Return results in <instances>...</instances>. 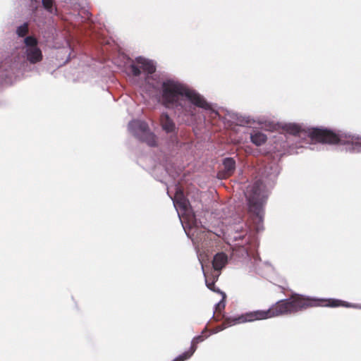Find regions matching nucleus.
Masks as SVG:
<instances>
[{
    "label": "nucleus",
    "instance_id": "nucleus-1",
    "mask_svg": "<svg viewBox=\"0 0 361 361\" xmlns=\"http://www.w3.org/2000/svg\"><path fill=\"white\" fill-rule=\"evenodd\" d=\"M158 92L160 103L165 108L173 110L178 116H194L197 108L218 114L212 103L178 79H164L161 82Z\"/></svg>",
    "mask_w": 361,
    "mask_h": 361
},
{
    "label": "nucleus",
    "instance_id": "nucleus-2",
    "mask_svg": "<svg viewBox=\"0 0 361 361\" xmlns=\"http://www.w3.org/2000/svg\"><path fill=\"white\" fill-rule=\"evenodd\" d=\"M280 170L277 163L271 162L267 164L262 169L259 178L249 185L245 192L250 219L253 228L257 233L264 229V207L270 190L276 183Z\"/></svg>",
    "mask_w": 361,
    "mask_h": 361
},
{
    "label": "nucleus",
    "instance_id": "nucleus-3",
    "mask_svg": "<svg viewBox=\"0 0 361 361\" xmlns=\"http://www.w3.org/2000/svg\"><path fill=\"white\" fill-rule=\"evenodd\" d=\"M23 54H13L0 63V82L12 84L26 71L30 70V64H35L42 60V51L38 39L34 35L23 39Z\"/></svg>",
    "mask_w": 361,
    "mask_h": 361
},
{
    "label": "nucleus",
    "instance_id": "nucleus-4",
    "mask_svg": "<svg viewBox=\"0 0 361 361\" xmlns=\"http://www.w3.org/2000/svg\"><path fill=\"white\" fill-rule=\"evenodd\" d=\"M325 301L326 300L323 299H317L310 297H305L302 295H296L295 297L277 301L267 310L248 312L249 314L247 316H248V320H251L252 322L254 321L266 319L282 314L295 313L309 307L322 305L321 302Z\"/></svg>",
    "mask_w": 361,
    "mask_h": 361
},
{
    "label": "nucleus",
    "instance_id": "nucleus-5",
    "mask_svg": "<svg viewBox=\"0 0 361 361\" xmlns=\"http://www.w3.org/2000/svg\"><path fill=\"white\" fill-rule=\"evenodd\" d=\"M324 144L341 146L351 154L361 153V136L343 130L324 128Z\"/></svg>",
    "mask_w": 361,
    "mask_h": 361
},
{
    "label": "nucleus",
    "instance_id": "nucleus-6",
    "mask_svg": "<svg viewBox=\"0 0 361 361\" xmlns=\"http://www.w3.org/2000/svg\"><path fill=\"white\" fill-rule=\"evenodd\" d=\"M129 132L137 140L150 147L157 145L156 135L150 130L148 123L142 120H133L128 123Z\"/></svg>",
    "mask_w": 361,
    "mask_h": 361
},
{
    "label": "nucleus",
    "instance_id": "nucleus-7",
    "mask_svg": "<svg viewBox=\"0 0 361 361\" xmlns=\"http://www.w3.org/2000/svg\"><path fill=\"white\" fill-rule=\"evenodd\" d=\"M129 71L133 75L136 77L140 76L142 71L145 80L149 83V80L153 79V74L156 71V63L154 61L143 56H137L135 61L130 64Z\"/></svg>",
    "mask_w": 361,
    "mask_h": 361
},
{
    "label": "nucleus",
    "instance_id": "nucleus-8",
    "mask_svg": "<svg viewBox=\"0 0 361 361\" xmlns=\"http://www.w3.org/2000/svg\"><path fill=\"white\" fill-rule=\"evenodd\" d=\"M159 124L161 130L170 136L171 140L174 143H178V127L167 112L163 111L161 114Z\"/></svg>",
    "mask_w": 361,
    "mask_h": 361
},
{
    "label": "nucleus",
    "instance_id": "nucleus-9",
    "mask_svg": "<svg viewBox=\"0 0 361 361\" xmlns=\"http://www.w3.org/2000/svg\"><path fill=\"white\" fill-rule=\"evenodd\" d=\"M247 314H249L248 312L240 315L232 317H226L224 314H223L221 317H219V319L220 320L224 319V322L221 325L217 326L214 330H213L212 334H216L233 325L246 322H252L251 320H248L249 318L248 316H247Z\"/></svg>",
    "mask_w": 361,
    "mask_h": 361
},
{
    "label": "nucleus",
    "instance_id": "nucleus-10",
    "mask_svg": "<svg viewBox=\"0 0 361 361\" xmlns=\"http://www.w3.org/2000/svg\"><path fill=\"white\" fill-rule=\"evenodd\" d=\"M173 201V206L185 212L190 206L188 200L185 197L183 190L180 187H176V193L173 197H170Z\"/></svg>",
    "mask_w": 361,
    "mask_h": 361
},
{
    "label": "nucleus",
    "instance_id": "nucleus-11",
    "mask_svg": "<svg viewBox=\"0 0 361 361\" xmlns=\"http://www.w3.org/2000/svg\"><path fill=\"white\" fill-rule=\"evenodd\" d=\"M188 225V231L183 226L187 235H189V233L192 232V235H196L198 238V235L209 232V230L202 224V222L197 219L195 216H193L192 219L189 221Z\"/></svg>",
    "mask_w": 361,
    "mask_h": 361
},
{
    "label": "nucleus",
    "instance_id": "nucleus-12",
    "mask_svg": "<svg viewBox=\"0 0 361 361\" xmlns=\"http://www.w3.org/2000/svg\"><path fill=\"white\" fill-rule=\"evenodd\" d=\"M228 263V256L224 252L216 253L212 260V267L215 271L219 273V271L226 265Z\"/></svg>",
    "mask_w": 361,
    "mask_h": 361
},
{
    "label": "nucleus",
    "instance_id": "nucleus-13",
    "mask_svg": "<svg viewBox=\"0 0 361 361\" xmlns=\"http://www.w3.org/2000/svg\"><path fill=\"white\" fill-rule=\"evenodd\" d=\"M324 306L330 307H337L343 306L345 307H352L361 310V305L360 304L350 303L338 299H329L327 300V303L324 305Z\"/></svg>",
    "mask_w": 361,
    "mask_h": 361
},
{
    "label": "nucleus",
    "instance_id": "nucleus-14",
    "mask_svg": "<svg viewBox=\"0 0 361 361\" xmlns=\"http://www.w3.org/2000/svg\"><path fill=\"white\" fill-rule=\"evenodd\" d=\"M250 138L251 142L257 147L262 145L267 140L266 134L261 131L254 130L250 133Z\"/></svg>",
    "mask_w": 361,
    "mask_h": 361
},
{
    "label": "nucleus",
    "instance_id": "nucleus-15",
    "mask_svg": "<svg viewBox=\"0 0 361 361\" xmlns=\"http://www.w3.org/2000/svg\"><path fill=\"white\" fill-rule=\"evenodd\" d=\"M222 164L224 168V173L226 176L232 175L236 168L235 160L233 157H226L223 159Z\"/></svg>",
    "mask_w": 361,
    "mask_h": 361
},
{
    "label": "nucleus",
    "instance_id": "nucleus-16",
    "mask_svg": "<svg viewBox=\"0 0 361 361\" xmlns=\"http://www.w3.org/2000/svg\"><path fill=\"white\" fill-rule=\"evenodd\" d=\"M202 269L203 274L205 278V283H206L207 287L209 290H211L214 292L220 293L222 295V293H224V292L221 291L219 288H216V286H215V282L218 280L220 273H216L215 275H212V281L211 282H209V279H208V276L204 271V267L202 264Z\"/></svg>",
    "mask_w": 361,
    "mask_h": 361
},
{
    "label": "nucleus",
    "instance_id": "nucleus-17",
    "mask_svg": "<svg viewBox=\"0 0 361 361\" xmlns=\"http://www.w3.org/2000/svg\"><path fill=\"white\" fill-rule=\"evenodd\" d=\"M43 8L51 15H58L57 7L55 0H42Z\"/></svg>",
    "mask_w": 361,
    "mask_h": 361
},
{
    "label": "nucleus",
    "instance_id": "nucleus-18",
    "mask_svg": "<svg viewBox=\"0 0 361 361\" xmlns=\"http://www.w3.org/2000/svg\"><path fill=\"white\" fill-rule=\"evenodd\" d=\"M233 118L236 120L237 124L239 126H245L255 122L254 119L250 116H241L238 114H233Z\"/></svg>",
    "mask_w": 361,
    "mask_h": 361
},
{
    "label": "nucleus",
    "instance_id": "nucleus-19",
    "mask_svg": "<svg viewBox=\"0 0 361 361\" xmlns=\"http://www.w3.org/2000/svg\"><path fill=\"white\" fill-rule=\"evenodd\" d=\"M284 128L288 133L294 135L300 136L302 133L300 126L295 123H287L285 125Z\"/></svg>",
    "mask_w": 361,
    "mask_h": 361
},
{
    "label": "nucleus",
    "instance_id": "nucleus-20",
    "mask_svg": "<svg viewBox=\"0 0 361 361\" xmlns=\"http://www.w3.org/2000/svg\"><path fill=\"white\" fill-rule=\"evenodd\" d=\"M226 295L225 293H222V299L215 305V311L218 312L217 314V316H216V319L217 321H219L220 319V316L221 317H222V315L224 314H221V311L223 310H224L225 308V305H226V302H225V299H226Z\"/></svg>",
    "mask_w": 361,
    "mask_h": 361
},
{
    "label": "nucleus",
    "instance_id": "nucleus-21",
    "mask_svg": "<svg viewBox=\"0 0 361 361\" xmlns=\"http://www.w3.org/2000/svg\"><path fill=\"white\" fill-rule=\"evenodd\" d=\"M195 349L193 346H190L188 350H186L177 356L174 361H185L188 360L195 353Z\"/></svg>",
    "mask_w": 361,
    "mask_h": 361
},
{
    "label": "nucleus",
    "instance_id": "nucleus-22",
    "mask_svg": "<svg viewBox=\"0 0 361 361\" xmlns=\"http://www.w3.org/2000/svg\"><path fill=\"white\" fill-rule=\"evenodd\" d=\"M29 24L27 22L23 23L22 25H19L16 28V35L19 37H23V39L27 37L26 35L28 32Z\"/></svg>",
    "mask_w": 361,
    "mask_h": 361
},
{
    "label": "nucleus",
    "instance_id": "nucleus-23",
    "mask_svg": "<svg viewBox=\"0 0 361 361\" xmlns=\"http://www.w3.org/2000/svg\"><path fill=\"white\" fill-rule=\"evenodd\" d=\"M207 336L206 337H204L202 335H199V336H195L192 341H191V345L190 346H193L195 349V350H197V344L199 343H201L202 341H204V340L207 338Z\"/></svg>",
    "mask_w": 361,
    "mask_h": 361
},
{
    "label": "nucleus",
    "instance_id": "nucleus-24",
    "mask_svg": "<svg viewBox=\"0 0 361 361\" xmlns=\"http://www.w3.org/2000/svg\"><path fill=\"white\" fill-rule=\"evenodd\" d=\"M243 235L238 234V235H234L233 239L235 240H238L243 239L244 238L245 235L247 233V231H245V232L243 231Z\"/></svg>",
    "mask_w": 361,
    "mask_h": 361
},
{
    "label": "nucleus",
    "instance_id": "nucleus-25",
    "mask_svg": "<svg viewBox=\"0 0 361 361\" xmlns=\"http://www.w3.org/2000/svg\"><path fill=\"white\" fill-rule=\"evenodd\" d=\"M190 234H192V232H190L189 233V235H188V237L190 238V239H192V240L193 241V243H195V240L196 241H198L199 240H202V238L200 236L198 235V238L196 237V235H192L193 236V238L192 237H190Z\"/></svg>",
    "mask_w": 361,
    "mask_h": 361
},
{
    "label": "nucleus",
    "instance_id": "nucleus-26",
    "mask_svg": "<svg viewBox=\"0 0 361 361\" xmlns=\"http://www.w3.org/2000/svg\"><path fill=\"white\" fill-rule=\"evenodd\" d=\"M204 331H206V329L202 331V334H204Z\"/></svg>",
    "mask_w": 361,
    "mask_h": 361
},
{
    "label": "nucleus",
    "instance_id": "nucleus-27",
    "mask_svg": "<svg viewBox=\"0 0 361 361\" xmlns=\"http://www.w3.org/2000/svg\"><path fill=\"white\" fill-rule=\"evenodd\" d=\"M235 231H236V232H238V231H239V228H237L235 229Z\"/></svg>",
    "mask_w": 361,
    "mask_h": 361
},
{
    "label": "nucleus",
    "instance_id": "nucleus-28",
    "mask_svg": "<svg viewBox=\"0 0 361 361\" xmlns=\"http://www.w3.org/2000/svg\"><path fill=\"white\" fill-rule=\"evenodd\" d=\"M0 85H7L6 83H1L0 82Z\"/></svg>",
    "mask_w": 361,
    "mask_h": 361
}]
</instances>
